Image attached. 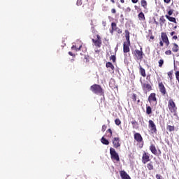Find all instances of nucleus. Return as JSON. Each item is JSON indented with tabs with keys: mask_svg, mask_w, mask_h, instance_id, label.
Masks as SVG:
<instances>
[{
	"mask_svg": "<svg viewBox=\"0 0 179 179\" xmlns=\"http://www.w3.org/2000/svg\"><path fill=\"white\" fill-rule=\"evenodd\" d=\"M165 17H166V19L168 20H169V22H172L173 23H177V20H176V17H171L168 15H166Z\"/></svg>",
	"mask_w": 179,
	"mask_h": 179,
	"instance_id": "obj_22",
	"label": "nucleus"
},
{
	"mask_svg": "<svg viewBox=\"0 0 179 179\" xmlns=\"http://www.w3.org/2000/svg\"><path fill=\"white\" fill-rule=\"evenodd\" d=\"M121 3H125V0H120Z\"/></svg>",
	"mask_w": 179,
	"mask_h": 179,
	"instance_id": "obj_53",
	"label": "nucleus"
},
{
	"mask_svg": "<svg viewBox=\"0 0 179 179\" xmlns=\"http://www.w3.org/2000/svg\"><path fill=\"white\" fill-rule=\"evenodd\" d=\"M131 123L132 125H138V122H136V120H133L131 122Z\"/></svg>",
	"mask_w": 179,
	"mask_h": 179,
	"instance_id": "obj_41",
	"label": "nucleus"
},
{
	"mask_svg": "<svg viewBox=\"0 0 179 179\" xmlns=\"http://www.w3.org/2000/svg\"><path fill=\"white\" fill-rule=\"evenodd\" d=\"M150 150L152 153V155H157V149H156V146L153 144H152L150 146Z\"/></svg>",
	"mask_w": 179,
	"mask_h": 179,
	"instance_id": "obj_19",
	"label": "nucleus"
},
{
	"mask_svg": "<svg viewBox=\"0 0 179 179\" xmlns=\"http://www.w3.org/2000/svg\"><path fill=\"white\" fill-rule=\"evenodd\" d=\"M148 127L150 129V131H152V134H157V129L156 128V124H155V122H153V120H150L148 121Z\"/></svg>",
	"mask_w": 179,
	"mask_h": 179,
	"instance_id": "obj_11",
	"label": "nucleus"
},
{
	"mask_svg": "<svg viewBox=\"0 0 179 179\" xmlns=\"http://www.w3.org/2000/svg\"><path fill=\"white\" fill-rule=\"evenodd\" d=\"M80 48H82V45H80L79 46V48H77L76 45H73L72 47H71V50H75L76 52L78 51H80Z\"/></svg>",
	"mask_w": 179,
	"mask_h": 179,
	"instance_id": "obj_30",
	"label": "nucleus"
},
{
	"mask_svg": "<svg viewBox=\"0 0 179 179\" xmlns=\"http://www.w3.org/2000/svg\"><path fill=\"white\" fill-rule=\"evenodd\" d=\"M90 90L91 92H92V93H94V94H99L100 96H103V94H104V92H103V88L100 85H92L90 87Z\"/></svg>",
	"mask_w": 179,
	"mask_h": 179,
	"instance_id": "obj_2",
	"label": "nucleus"
},
{
	"mask_svg": "<svg viewBox=\"0 0 179 179\" xmlns=\"http://www.w3.org/2000/svg\"><path fill=\"white\" fill-rule=\"evenodd\" d=\"M147 169H148V170L150 171L155 169V166H153L152 162H150L148 164H147Z\"/></svg>",
	"mask_w": 179,
	"mask_h": 179,
	"instance_id": "obj_26",
	"label": "nucleus"
},
{
	"mask_svg": "<svg viewBox=\"0 0 179 179\" xmlns=\"http://www.w3.org/2000/svg\"><path fill=\"white\" fill-rule=\"evenodd\" d=\"M133 3H138V0H131Z\"/></svg>",
	"mask_w": 179,
	"mask_h": 179,
	"instance_id": "obj_49",
	"label": "nucleus"
},
{
	"mask_svg": "<svg viewBox=\"0 0 179 179\" xmlns=\"http://www.w3.org/2000/svg\"><path fill=\"white\" fill-rule=\"evenodd\" d=\"M177 28V26H175L174 27H173V29H176Z\"/></svg>",
	"mask_w": 179,
	"mask_h": 179,
	"instance_id": "obj_57",
	"label": "nucleus"
},
{
	"mask_svg": "<svg viewBox=\"0 0 179 179\" xmlns=\"http://www.w3.org/2000/svg\"><path fill=\"white\" fill-rule=\"evenodd\" d=\"M69 55H71V57H75V55H73L72 52H69Z\"/></svg>",
	"mask_w": 179,
	"mask_h": 179,
	"instance_id": "obj_48",
	"label": "nucleus"
},
{
	"mask_svg": "<svg viewBox=\"0 0 179 179\" xmlns=\"http://www.w3.org/2000/svg\"><path fill=\"white\" fill-rule=\"evenodd\" d=\"M129 45H131V44H128V43H123V52H124V54H127V52H129L130 49H129Z\"/></svg>",
	"mask_w": 179,
	"mask_h": 179,
	"instance_id": "obj_17",
	"label": "nucleus"
},
{
	"mask_svg": "<svg viewBox=\"0 0 179 179\" xmlns=\"http://www.w3.org/2000/svg\"><path fill=\"white\" fill-rule=\"evenodd\" d=\"M110 159L112 160H116V162H120V155H118V153H117V152L115 151V149L110 148Z\"/></svg>",
	"mask_w": 179,
	"mask_h": 179,
	"instance_id": "obj_7",
	"label": "nucleus"
},
{
	"mask_svg": "<svg viewBox=\"0 0 179 179\" xmlns=\"http://www.w3.org/2000/svg\"><path fill=\"white\" fill-rule=\"evenodd\" d=\"M131 99L134 103H136L137 101V104H139L141 103V99H138V96H136V94H131Z\"/></svg>",
	"mask_w": 179,
	"mask_h": 179,
	"instance_id": "obj_20",
	"label": "nucleus"
},
{
	"mask_svg": "<svg viewBox=\"0 0 179 179\" xmlns=\"http://www.w3.org/2000/svg\"><path fill=\"white\" fill-rule=\"evenodd\" d=\"M103 26L106 27L107 24V22L106 21L102 22Z\"/></svg>",
	"mask_w": 179,
	"mask_h": 179,
	"instance_id": "obj_50",
	"label": "nucleus"
},
{
	"mask_svg": "<svg viewBox=\"0 0 179 179\" xmlns=\"http://www.w3.org/2000/svg\"><path fill=\"white\" fill-rule=\"evenodd\" d=\"M168 108L170 113H177V106L176 105V102L173 99H169L168 101Z\"/></svg>",
	"mask_w": 179,
	"mask_h": 179,
	"instance_id": "obj_5",
	"label": "nucleus"
},
{
	"mask_svg": "<svg viewBox=\"0 0 179 179\" xmlns=\"http://www.w3.org/2000/svg\"><path fill=\"white\" fill-rule=\"evenodd\" d=\"M101 143H103V145H110V141H108V140L106 139V138H104V136H103L101 138Z\"/></svg>",
	"mask_w": 179,
	"mask_h": 179,
	"instance_id": "obj_25",
	"label": "nucleus"
},
{
	"mask_svg": "<svg viewBox=\"0 0 179 179\" xmlns=\"http://www.w3.org/2000/svg\"><path fill=\"white\" fill-rule=\"evenodd\" d=\"M124 62H127V58L124 59Z\"/></svg>",
	"mask_w": 179,
	"mask_h": 179,
	"instance_id": "obj_56",
	"label": "nucleus"
},
{
	"mask_svg": "<svg viewBox=\"0 0 179 179\" xmlns=\"http://www.w3.org/2000/svg\"><path fill=\"white\" fill-rule=\"evenodd\" d=\"M110 26H111V29L110 30V33H111L112 34H114V31H117V33H118V34H122V29H121L117 27V23L112 22Z\"/></svg>",
	"mask_w": 179,
	"mask_h": 179,
	"instance_id": "obj_8",
	"label": "nucleus"
},
{
	"mask_svg": "<svg viewBox=\"0 0 179 179\" xmlns=\"http://www.w3.org/2000/svg\"><path fill=\"white\" fill-rule=\"evenodd\" d=\"M148 101L150 104H157V98H156V93H151L148 96Z\"/></svg>",
	"mask_w": 179,
	"mask_h": 179,
	"instance_id": "obj_9",
	"label": "nucleus"
},
{
	"mask_svg": "<svg viewBox=\"0 0 179 179\" xmlns=\"http://www.w3.org/2000/svg\"><path fill=\"white\" fill-rule=\"evenodd\" d=\"M173 73H174V71L171 70V71L168 72V76L169 79H173Z\"/></svg>",
	"mask_w": 179,
	"mask_h": 179,
	"instance_id": "obj_34",
	"label": "nucleus"
},
{
	"mask_svg": "<svg viewBox=\"0 0 179 179\" xmlns=\"http://www.w3.org/2000/svg\"><path fill=\"white\" fill-rule=\"evenodd\" d=\"M168 47L172 50V52H178L179 51V46L176 43H171Z\"/></svg>",
	"mask_w": 179,
	"mask_h": 179,
	"instance_id": "obj_14",
	"label": "nucleus"
},
{
	"mask_svg": "<svg viewBox=\"0 0 179 179\" xmlns=\"http://www.w3.org/2000/svg\"><path fill=\"white\" fill-rule=\"evenodd\" d=\"M87 2L88 3V5H90L91 10H93V9H94V2H93V0H87Z\"/></svg>",
	"mask_w": 179,
	"mask_h": 179,
	"instance_id": "obj_27",
	"label": "nucleus"
},
{
	"mask_svg": "<svg viewBox=\"0 0 179 179\" xmlns=\"http://www.w3.org/2000/svg\"><path fill=\"white\" fill-rule=\"evenodd\" d=\"M164 23H166V19L164 18V16H162L159 18V24L160 26H163V24H164Z\"/></svg>",
	"mask_w": 179,
	"mask_h": 179,
	"instance_id": "obj_28",
	"label": "nucleus"
},
{
	"mask_svg": "<svg viewBox=\"0 0 179 179\" xmlns=\"http://www.w3.org/2000/svg\"><path fill=\"white\" fill-rule=\"evenodd\" d=\"M125 33V37H129V31H128V29H126L124 31Z\"/></svg>",
	"mask_w": 179,
	"mask_h": 179,
	"instance_id": "obj_39",
	"label": "nucleus"
},
{
	"mask_svg": "<svg viewBox=\"0 0 179 179\" xmlns=\"http://www.w3.org/2000/svg\"><path fill=\"white\" fill-rule=\"evenodd\" d=\"M111 13H113V14L117 13V10H115V8H112L111 9Z\"/></svg>",
	"mask_w": 179,
	"mask_h": 179,
	"instance_id": "obj_43",
	"label": "nucleus"
},
{
	"mask_svg": "<svg viewBox=\"0 0 179 179\" xmlns=\"http://www.w3.org/2000/svg\"><path fill=\"white\" fill-rule=\"evenodd\" d=\"M146 114L148 115L152 114V108L150 106H146Z\"/></svg>",
	"mask_w": 179,
	"mask_h": 179,
	"instance_id": "obj_32",
	"label": "nucleus"
},
{
	"mask_svg": "<svg viewBox=\"0 0 179 179\" xmlns=\"http://www.w3.org/2000/svg\"><path fill=\"white\" fill-rule=\"evenodd\" d=\"M106 133L107 134H109L108 135V138H111V136H113V130H111V129H108L107 131H106Z\"/></svg>",
	"mask_w": 179,
	"mask_h": 179,
	"instance_id": "obj_33",
	"label": "nucleus"
},
{
	"mask_svg": "<svg viewBox=\"0 0 179 179\" xmlns=\"http://www.w3.org/2000/svg\"><path fill=\"white\" fill-rule=\"evenodd\" d=\"M134 140L138 143L139 148H143L144 141H143V137H142V135H141L139 133H136L134 131Z\"/></svg>",
	"mask_w": 179,
	"mask_h": 179,
	"instance_id": "obj_3",
	"label": "nucleus"
},
{
	"mask_svg": "<svg viewBox=\"0 0 179 179\" xmlns=\"http://www.w3.org/2000/svg\"><path fill=\"white\" fill-rule=\"evenodd\" d=\"M110 2H112V3H115V0H110Z\"/></svg>",
	"mask_w": 179,
	"mask_h": 179,
	"instance_id": "obj_54",
	"label": "nucleus"
},
{
	"mask_svg": "<svg viewBox=\"0 0 179 179\" xmlns=\"http://www.w3.org/2000/svg\"><path fill=\"white\" fill-rule=\"evenodd\" d=\"M155 177L157 179H162V176H160L159 174H157Z\"/></svg>",
	"mask_w": 179,
	"mask_h": 179,
	"instance_id": "obj_46",
	"label": "nucleus"
},
{
	"mask_svg": "<svg viewBox=\"0 0 179 179\" xmlns=\"http://www.w3.org/2000/svg\"><path fill=\"white\" fill-rule=\"evenodd\" d=\"M138 17L141 22H145V20H146V18L145 17V14L143 12H141L138 15Z\"/></svg>",
	"mask_w": 179,
	"mask_h": 179,
	"instance_id": "obj_21",
	"label": "nucleus"
},
{
	"mask_svg": "<svg viewBox=\"0 0 179 179\" xmlns=\"http://www.w3.org/2000/svg\"><path fill=\"white\" fill-rule=\"evenodd\" d=\"M138 69L140 75H141L143 78H146V71L145 70V69H143L141 65L139 66Z\"/></svg>",
	"mask_w": 179,
	"mask_h": 179,
	"instance_id": "obj_18",
	"label": "nucleus"
},
{
	"mask_svg": "<svg viewBox=\"0 0 179 179\" xmlns=\"http://www.w3.org/2000/svg\"><path fill=\"white\" fill-rule=\"evenodd\" d=\"M174 34H176V31H172L170 33L171 36H174Z\"/></svg>",
	"mask_w": 179,
	"mask_h": 179,
	"instance_id": "obj_51",
	"label": "nucleus"
},
{
	"mask_svg": "<svg viewBox=\"0 0 179 179\" xmlns=\"http://www.w3.org/2000/svg\"><path fill=\"white\" fill-rule=\"evenodd\" d=\"M172 39H173V40H178V36H177V35H174V36L172 37Z\"/></svg>",
	"mask_w": 179,
	"mask_h": 179,
	"instance_id": "obj_45",
	"label": "nucleus"
},
{
	"mask_svg": "<svg viewBox=\"0 0 179 179\" xmlns=\"http://www.w3.org/2000/svg\"><path fill=\"white\" fill-rule=\"evenodd\" d=\"M168 15L169 16H171V15H173V10H170L168 11Z\"/></svg>",
	"mask_w": 179,
	"mask_h": 179,
	"instance_id": "obj_44",
	"label": "nucleus"
},
{
	"mask_svg": "<svg viewBox=\"0 0 179 179\" xmlns=\"http://www.w3.org/2000/svg\"><path fill=\"white\" fill-rule=\"evenodd\" d=\"M165 54L166 55H173V52L171 50H168L165 51Z\"/></svg>",
	"mask_w": 179,
	"mask_h": 179,
	"instance_id": "obj_37",
	"label": "nucleus"
},
{
	"mask_svg": "<svg viewBox=\"0 0 179 179\" xmlns=\"http://www.w3.org/2000/svg\"><path fill=\"white\" fill-rule=\"evenodd\" d=\"M141 87H142L143 92H144V93L145 94L149 92H152V90H153V88L152 87V85H150V83H149V82L148 81H146L145 83H142Z\"/></svg>",
	"mask_w": 179,
	"mask_h": 179,
	"instance_id": "obj_6",
	"label": "nucleus"
},
{
	"mask_svg": "<svg viewBox=\"0 0 179 179\" xmlns=\"http://www.w3.org/2000/svg\"><path fill=\"white\" fill-rule=\"evenodd\" d=\"M77 5H78V6H80V5H82V0H78Z\"/></svg>",
	"mask_w": 179,
	"mask_h": 179,
	"instance_id": "obj_42",
	"label": "nucleus"
},
{
	"mask_svg": "<svg viewBox=\"0 0 179 179\" xmlns=\"http://www.w3.org/2000/svg\"><path fill=\"white\" fill-rule=\"evenodd\" d=\"M141 162L143 164H146L148 162H150V155L149 153L144 152L143 153Z\"/></svg>",
	"mask_w": 179,
	"mask_h": 179,
	"instance_id": "obj_10",
	"label": "nucleus"
},
{
	"mask_svg": "<svg viewBox=\"0 0 179 179\" xmlns=\"http://www.w3.org/2000/svg\"><path fill=\"white\" fill-rule=\"evenodd\" d=\"M106 66L107 68H109L111 71H114V65L113 64V63L110 62H106Z\"/></svg>",
	"mask_w": 179,
	"mask_h": 179,
	"instance_id": "obj_23",
	"label": "nucleus"
},
{
	"mask_svg": "<svg viewBox=\"0 0 179 179\" xmlns=\"http://www.w3.org/2000/svg\"><path fill=\"white\" fill-rule=\"evenodd\" d=\"M150 40H155V36L153 35H152L150 37Z\"/></svg>",
	"mask_w": 179,
	"mask_h": 179,
	"instance_id": "obj_52",
	"label": "nucleus"
},
{
	"mask_svg": "<svg viewBox=\"0 0 179 179\" xmlns=\"http://www.w3.org/2000/svg\"><path fill=\"white\" fill-rule=\"evenodd\" d=\"M106 129H107V127L106 126V124H103L101 129L102 132H105Z\"/></svg>",
	"mask_w": 179,
	"mask_h": 179,
	"instance_id": "obj_40",
	"label": "nucleus"
},
{
	"mask_svg": "<svg viewBox=\"0 0 179 179\" xmlns=\"http://www.w3.org/2000/svg\"><path fill=\"white\" fill-rule=\"evenodd\" d=\"M141 4L144 9H148V1H146V0H141Z\"/></svg>",
	"mask_w": 179,
	"mask_h": 179,
	"instance_id": "obj_24",
	"label": "nucleus"
},
{
	"mask_svg": "<svg viewBox=\"0 0 179 179\" xmlns=\"http://www.w3.org/2000/svg\"><path fill=\"white\" fill-rule=\"evenodd\" d=\"M118 6V8H120V6Z\"/></svg>",
	"mask_w": 179,
	"mask_h": 179,
	"instance_id": "obj_59",
	"label": "nucleus"
},
{
	"mask_svg": "<svg viewBox=\"0 0 179 179\" xmlns=\"http://www.w3.org/2000/svg\"><path fill=\"white\" fill-rule=\"evenodd\" d=\"M120 174L122 179H131V176L125 171H120Z\"/></svg>",
	"mask_w": 179,
	"mask_h": 179,
	"instance_id": "obj_16",
	"label": "nucleus"
},
{
	"mask_svg": "<svg viewBox=\"0 0 179 179\" xmlns=\"http://www.w3.org/2000/svg\"><path fill=\"white\" fill-rule=\"evenodd\" d=\"M126 37V42H124L126 44H131V41L129 40V36H125Z\"/></svg>",
	"mask_w": 179,
	"mask_h": 179,
	"instance_id": "obj_38",
	"label": "nucleus"
},
{
	"mask_svg": "<svg viewBox=\"0 0 179 179\" xmlns=\"http://www.w3.org/2000/svg\"><path fill=\"white\" fill-rule=\"evenodd\" d=\"M159 68H162L163 66V64H164V60L163 59H159L158 62Z\"/></svg>",
	"mask_w": 179,
	"mask_h": 179,
	"instance_id": "obj_35",
	"label": "nucleus"
},
{
	"mask_svg": "<svg viewBox=\"0 0 179 179\" xmlns=\"http://www.w3.org/2000/svg\"><path fill=\"white\" fill-rule=\"evenodd\" d=\"M166 129L169 130V132H173V131H175L176 127L174 126L167 125Z\"/></svg>",
	"mask_w": 179,
	"mask_h": 179,
	"instance_id": "obj_29",
	"label": "nucleus"
},
{
	"mask_svg": "<svg viewBox=\"0 0 179 179\" xmlns=\"http://www.w3.org/2000/svg\"><path fill=\"white\" fill-rule=\"evenodd\" d=\"M110 61H112L113 64H115V62H117V57H115V55H111L110 57Z\"/></svg>",
	"mask_w": 179,
	"mask_h": 179,
	"instance_id": "obj_31",
	"label": "nucleus"
},
{
	"mask_svg": "<svg viewBox=\"0 0 179 179\" xmlns=\"http://www.w3.org/2000/svg\"><path fill=\"white\" fill-rule=\"evenodd\" d=\"M155 24L159 25V23L156 20H155Z\"/></svg>",
	"mask_w": 179,
	"mask_h": 179,
	"instance_id": "obj_55",
	"label": "nucleus"
},
{
	"mask_svg": "<svg viewBox=\"0 0 179 179\" xmlns=\"http://www.w3.org/2000/svg\"><path fill=\"white\" fill-rule=\"evenodd\" d=\"M164 2H165V3H170V2H171V0H164Z\"/></svg>",
	"mask_w": 179,
	"mask_h": 179,
	"instance_id": "obj_47",
	"label": "nucleus"
},
{
	"mask_svg": "<svg viewBox=\"0 0 179 179\" xmlns=\"http://www.w3.org/2000/svg\"><path fill=\"white\" fill-rule=\"evenodd\" d=\"M106 1H108V0H106Z\"/></svg>",
	"mask_w": 179,
	"mask_h": 179,
	"instance_id": "obj_60",
	"label": "nucleus"
},
{
	"mask_svg": "<svg viewBox=\"0 0 179 179\" xmlns=\"http://www.w3.org/2000/svg\"><path fill=\"white\" fill-rule=\"evenodd\" d=\"M97 40L92 39V43H94L95 47H97L98 48H100L101 47V38L100 37V35H96Z\"/></svg>",
	"mask_w": 179,
	"mask_h": 179,
	"instance_id": "obj_12",
	"label": "nucleus"
},
{
	"mask_svg": "<svg viewBox=\"0 0 179 179\" xmlns=\"http://www.w3.org/2000/svg\"><path fill=\"white\" fill-rule=\"evenodd\" d=\"M113 148H115V149H118L121 146V143H120V138L115 137L113 140Z\"/></svg>",
	"mask_w": 179,
	"mask_h": 179,
	"instance_id": "obj_15",
	"label": "nucleus"
},
{
	"mask_svg": "<svg viewBox=\"0 0 179 179\" xmlns=\"http://www.w3.org/2000/svg\"><path fill=\"white\" fill-rule=\"evenodd\" d=\"M133 128H135V126H133Z\"/></svg>",
	"mask_w": 179,
	"mask_h": 179,
	"instance_id": "obj_58",
	"label": "nucleus"
},
{
	"mask_svg": "<svg viewBox=\"0 0 179 179\" xmlns=\"http://www.w3.org/2000/svg\"><path fill=\"white\" fill-rule=\"evenodd\" d=\"M134 58H136L138 61H142L143 59V51L142 50V48H140V50L138 49H136L132 52Z\"/></svg>",
	"mask_w": 179,
	"mask_h": 179,
	"instance_id": "obj_4",
	"label": "nucleus"
},
{
	"mask_svg": "<svg viewBox=\"0 0 179 179\" xmlns=\"http://www.w3.org/2000/svg\"><path fill=\"white\" fill-rule=\"evenodd\" d=\"M158 87L159 89L160 93H162L163 96L166 95V94L167 93V91L166 90V87H164V84H163L162 82L158 83Z\"/></svg>",
	"mask_w": 179,
	"mask_h": 179,
	"instance_id": "obj_13",
	"label": "nucleus"
},
{
	"mask_svg": "<svg viewBox=\"0 0 179 179\" xmlns=\"http://www.w3.org/2000/svg\"><path fill=\"white\" fill-rule=\"evenodd\" d=\"M164 44L166 47H169V45H170V40H169V36H167V33L162 32L161 40L159 41V47H164Z\"/></svg>",
	"mask_w": 179,
	"mask_h": 179,
	"instance_id": "obj_1",
	"label": "nucleus"
},
{
	"mask_svg": "<svg viewBox=\"0 0 179 179\" xmlns=\"http://www.w3.org/2000/svg\"><path fill=\"white\" fill-rule=\"evenodd\" d=\"M115 124H116V125H117V126H119V125H121V120H120V119H116L115 120Z\"/></svg>",
	"mask_w": 179,
	"mask_h": 179,
	"instance_id": "obj_36",
	"label": "nucleus"
}]
</instances>
